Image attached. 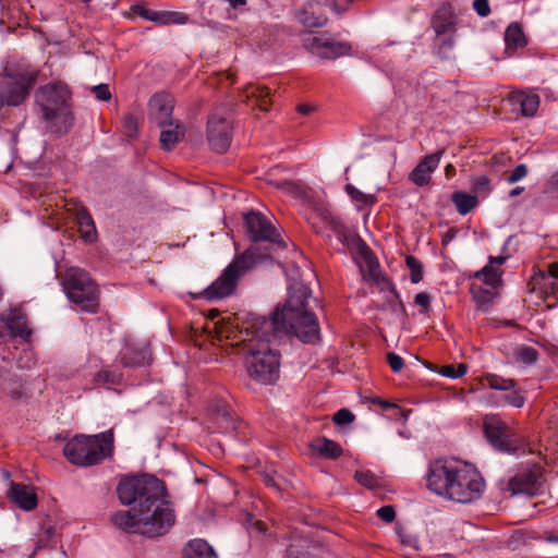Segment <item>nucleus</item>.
I'll list each match as a JSON object with an SVG mask.
<instances>
[{
	"mask_svg": "<svg viewBox=\"0 0 558 558\" xmlns=\"http://www.w3.org/2000/svg\"><path fill=\"white\" fill-rule=\"evenodd\" d=\"M508 391L509 393L504 397V401L513 408H522L525 403V391L519 388L518 385Z\"/></svg>",
	"mask_w": 558,
	"mask_h": 558,
	"instance_id": "obj_41",
	"label": "nucleus"
},
{
	"mask_svg": "<svg viewBox=\"0 0 558 558\" xmlns=\"http://www.w3.org/2000/svg\"><path fill=\"white\" fill-rule=\"evenodd\" d=\"M232 123L228 117L213 113L207 122V140L210 147L219 153H226L232 140Z\"/></svg>",
	"mask_w": 558,
	"mask_h": 558,
	"instance_id": "obj_14",
	"label": "nucleus"
},
{
	"mask_svg": "<svg viewBox=\"0 0 558 558\" xmlns=\"http://www.w3.org/2000/svg\"><path fill=\"white\" fill-rule=\"evenodd\" d=\"M513 105L520 107L523 117H534L539 107V96L535 93L517 92L510 96Z\"/></svg>",
	"mask_w": 558,
	"mask_h": 558,
	"instance_id": "obj_27",
	"label": "nucleus"
},
{
	"mask_svg": "<svg viewBox=\"0 0 558 558\" xmlns=\"http://www.w3.org/2000/svg\"><path fill=\"white\" fill-rule=\"evenodd\" d=\"M173 98L169 94H155L149 100L151 116L160 126H172Z\"/></svg>",
	"mask_w": 558,
	"mask_h": 558,
	"instance_id": "obj_18",
	"label": "nucleus"
},
{
	"mask_svg": "<svg viewBox=\"0 0 558 558\" xmlns=\"http://www.w3.org/2000/svg\"><path fill=\"white\" fill-rule=\"evenodd\" d=\"M8 496L19 508L25 511H32L38 505V498L34 489L22 483L11 482Z\"/></svg>",
	"mask_w": 558,
	"mask_h": 558,
	"instance_id": "obj_21",
	"label": "nucleus"
},
{
	"mask_svg": "<svg viewBox=\"0 0 558 558\" xmlns=\"http://www.w3.org/2000/svg\"><path fill=\"white\" fill-rule=\"evenodd\" d=\"M387 362H388L390 368L392 369V372H395V373L400 372L404 366L403 359L393 352H389L387 354Z\"/></svg>",
	"mask_w": 558,
	"mask_h": 558,
	"instance_id": "obj_50",
	"label": "nucleus"
},
{
	"mask_svg": "<svg viewBox=\"0 0 558 558\" xmlns=\"http://www.w3.org/2000/svg\"><path fill=\"white\" fill-rule=\"evenodd\" d=\"M507 260V256H489L488 265L475 272L474 278L482 281L485 286L497 288L501 283V266Z\"/></svg>",
	"mask_w": 558,
	"mask_h": 558,
	"instance_id": "obj_24",
	"label": "nucleus"
},
{
	"mask_svg": "<svg viewBox=\"0 0 558 558\" xmlns=\"http://www.w3.org/2000/svg\"><path fill=\"white\" fill-rule=\"evenodd\" d=\"M4 320L12 336L26 341L31 339L32 330L28 328L26 316L21 310H11Z\"/></svg>",
	"mask_w": 558,
	"mask_h": 558,
	"instance_id": "obj_25",
	"label": "nucleus"
},
{
	"mask_svg": "<svg viewBox=\"0 0 558 558\" xmlns=\"http://www.w3.org/2000/svg\"><path fill=\"white\" fill-rule=\"evenodd\" d=\"M126 17L140 16L144 20L155 22L159 25L171 24H185L189 16L183 12L177 11H154L147 9L144 3H134L130 7V12L125 14Z\"/></svg>",
	"mask_w": 558,
	"mask_h": 558,
	"instance_id": "obj_15",
	"label": "nucleus"
},
{
	"mask_svg": "<svg viewBox=\"0 0 558 558\" xmlns=\"http://www.w3.org/2000/svg\"><path fill=\"white\" fill-rule=\"evenodd\" d=\"M430 301H432L430 295L426 292H420L414 298L415 305L422 307V310L420 312L423 314H425L429 311Z\"/></svg>",
	"mask_w": 558,
	"mask_h": 558,
	"instance_id": "obj_49",
	"label": "nucleus"
},
{
	"mask_svg": "<svg viewBox=\"0 0 558 558\" xmlns=\"http://www.w3.org/2000/svg\"><path fill=\"white\" fill-rule=\"evenodd\" d=\"M162 128L163 130L160 133V145L165 150H171L175 144L183 138L185 129L179 123H173L172 126Z\"/></svg>",
	"mask_w": 558,
	"mask_h": 558,
	"instance_id": "obj_33",
	"label": "nucleus"
},
{
	"mask_svg": "<svg viewBox=\"0 0 558 558\" xmlns=\"http://www.w3.org/2000/svg\"><path fill=\"white\" fill-rule=\"evenodd\" d=\"M63 289L71 302L81 311L97 313L99 307V290L89 274L81 268L71 267L63 277Z\"/></svg>",
	"mask_w": 558,
	"mask_h": 558,
	"instance_id": "obj_6",
	"label": "nucleus"
},
{
	"mask_svg": "<svg viewBox=\"0 0 558 558\" xmlns=\"http://www.w3.org/2000/svg\"><path fill=\"white\" fill-rule=\"evenodd\" d=\"M523 191H524V187H522V186H517V187L512 189V190L509 192V195H510L511 197H514V196L520 195Z\"/></svg>",
	"mask_w": 558,
	"mask_h": 558,
	"instance_id": "obj_58",
	"label": "nucleus"
},
{
	"mask_svg": "<svg viewBox=\"0 0 558 558\" xmlns=\"http://www.w3.org/2000/svg\"><path fill=\"white\" fill-rule=\"evenodd\" d=\"M451 201L458 213L462 216L471 213L478 204V199L475 195L465 192H454L451 195Z\"/></svg>",
	"mask_w": 558,
	"mask_h": 558,
	"instance_id": "obj_34",
	"label": "nucleus"
},
{
	"mask_svg": "<svg viewBox=\"0 0 558 558\" xmlns=\"http://www.w3.org/2000/svg\"><path fill=\"white\" fill-rule=\"evenodd\" d=\"M265 255L259 253L257 246H251L243 254L236 256L208 286L201 295L207 301H217L234 293L239 279L253 268Z\"/></svg>",
	"mask_w": 558,
	"mask_h": 558,
	"instance_id": "obj_5",
	"label": "nucleus"
},
{
	"mask_svg": "<svg viewBox=\"0 0 558 558\" xmlns=\"http://www.w3.org/2000/svg\"><path fill=\"white\" fill-rule=\"evenodd\" d=\"M312 291L304 283L289 287L282 306L275 307L270 317L255 314L236 315L232 322L221 326L220 337L231 340L244 355L245 366L252 379L263 385L276 383L280 374V354L271 343L283 335H294L304 343L320 340L316 315L308 311Z\"/></svg>",
	"mask_w": 558,
	"mask_h": 558,
	"instance_id": "obj_1",
	"label": "nucleus"
},
{
	"mask_svg": "<svg viewBox=\"0 0 558 558\" xmlns=\"http://www.w3.org/2000/svg\"><path fill=\"white\" fill-rule=\"evenodd\" d=\"M484 434L492 446L501 452L519 453L526 450L524 437L496 417L484 421Z\"/></svg>",
	"mask_w": 558,
	"mask_h": 558,
	"instance_id": "obj_8",
	"label": "nucleus"
},
{
	"mask_svg": "<svg viewBox=\"0 0 558 558\" xmlns=\"http://www.w3.org/2000/svg\"><path fill=\"white\" fill-rule=\"evenodd\" d=\"M302 43L310 53L323 60H336L352 53L350 43L338 41L327 34H308L303 37Z\"/></svg>",
	"mask_w": 558,
	"mask_h": 558,
	"instance_id": "obj_12",
	"label": "nucleus"
},
{
	"mask_svg": "<svg viewBox=\"0 0 558 558\" xmlns=\"http://www.w3.org/2000/svg\"><path fill=\"white\" fill-rule=\"evenodd\" d=\"M377 515L378 518H380L383 521L387 522V523H390L395 520L396 518V511H395V508L392 506H384V507H380L378 510H377Z\"/></svg>",
	"mask_w": 558,
	"mask_h": 558,
	"instance_id": "obj_53",
	"label": "nucleus"
},
{
	"mask_svg": "<svg viewBox=\"0 0 558 558\" xmlns=\"http://www.w3.org/2000/svg\"><path fill=\"white\" fill-rule=\"evenodd\" d=\"M122 129H123V133L128 137L133 138L136 136L137 130H138V123H137V119L135 118V116L133 113H128L124 116L123 121H122Z\"/></svg>",
	"mask_w": 558,
	"mask_h": 558,
	"instance_id": "obj_44",
	"label": "nucleus"
},
{
	"mask_svg": "<svg viewBox=\"0 0 558 558\" xmlns=\"http://www.w3.org/2000/svg\"><path fill=\"white\" fill-rule=\"evenodd\" d=\"M263 525H264L263 522H258V526L260 530H263Z\"/></svg>",
	"mask_w": 558,
	"mask_h": 558,
	"instance_id": "obj_61",
	"label": "nucleus"
},
{
	"mask_svg": "<svg viewBox=\"0 0 558 558\" xmlns=\"http://www.w3.org/2000/svg\"><path fill=\"white\" fill-rule=\"evenodd\" d=\"M367 270L368 277L373 281V283L381 291L387 292L386 300L391 306L395 303L399 305L400 308H404L402 301L400 300V295L397 292L393 283L389 278L380 271V266L376 259L367 258Z\"/></svg>",
	"mask_w": 558,
	"mask_h": 558,
	"instance_id": "obj_17",
	"label": "nucleus"
},
{
	"mask_svg": "<svg viewBox=\"0 0 558 558\" xmlns=\"http://www.w3.org/2000/svg\"><path fill=\"white\" fill-rule=\"evenodd\" d=\"M407 266L409 267L411 275L410 279L412 283H418L423 279V265L414 256H408Z\"/></svg>",
	"mask_w": 558,
	"mask_h": 558,
	"instance_id": "obj_43",
	"label": "nucleus"
},
{
	"mask_svg": "<svg viewBox=\"0 0 558 558\" xmlns=\"http://www.w3.org/2000/svg\"><path fill=\"white\" fill-rule=\"evenodd\" d=\"M526 174H527V168L525 165L521 163V165H518L512 170L510 175L507 178V181H508V183L512 184V183H515L519 180L523 179Z\"/></svg>",
	"mask_w": 558,
	"mask_h": 558,
	"instance_id": "obj_51",
	"label": "nucleus"
},
{
	"mask_svg": "<svg viewBox=\"0 0 558 558\" xmlns=\"http://www.w3.org/2000/svg\"><path fill=\"white\" fill-rule=\"evenodd\" d=\"M112 429L96 435H77L68 441L63 454L68 461L77 466H92L111 458L114 449Z\"/></svg>",
	"mask_w": 558,
	"mask_h": 558,
	"instance_id": "obj_4",
	"label": "nucleus"
},
{
	"mask_svg": "<svg viewBox=\"0 0 558 558\" xmlns=\"http://www.w3.org/2000/svg\"><path fill=\"white\" fill-rule=\"evenodd\" d=\"M245 96L260 111H268L272 102L270 89L257 84H250L245 88Z\"/></svg>",
	"mask_w": 558,
	"mask_h": 558,
	"instance_id": "obj_29",
	"label": "nucleus"
},
{
	"mask_svg": "<svg viewBox=\"0 0 558 558\" xmlns=\"http://www.w3.org/2000/svg\"><path fill=\"white\" fill-rule=\"evenodd\" d=\"M312 449L318 456L332 460L338 459L343 452L341 446L337 441L326 437L315 439L312 444Z\"/></svg>",
	"mask_w": 558,
	"mask_h": 558,
	"instance_id": "obj_30",
	"label": "nucleus"
},
{
	"mask_svg": "<svg viewBox=\"0 0 558 558\" xmlns=\"http://www.w3.org/2000/svg\"><path fill=\"white\" fill-rule=\"evenodd\" d=\"M98 379L106 384H117L120 381V376L110 371L102 369L98 373Z\"/></svg>",
	"mask_w": 558,
	"mask_h": 558,
	"instance_id": "obj_54",
	"label": "nucleus"
},
{
	"mask_svg": "<svg viewBox=\"0 0 558 558\" xmlns=\"http://www.w3.org/2000/svg\"><path fill=\"white\" fill-rule=\"evenodd\" d=\"M556 183L558 184V172L555 174Z\"/></svg>",
	"mask_w": 558,
	"mask_h": 558,
	"instance_id": "obj_60",
	"label": "nucleus"
},
{
	"mask_svg": "<svg viewBox=\"0 0 558 558\" xmlns=\"http://www.w3.org/2000/svg\"><path fill=\"white\" fill-rule=\"evenodd\" d=\"M472 190L477 194H487L490 192V180L487 175H476L472 178Z\"/></svg>",
	"mask_w": 558,
	"mask_h": 558,
	"instance_id": "obj_45",
	"label": "nucleus"
},
{
	"mask_svg": "<svg viewBox=\"0 0 558 558\" xmlns=\"http://www.w3.org/2000/svg\"><path fill=\"white\" fill-rule=\"evenodd\" d=\"M432 26L437 35L454 32V14L450 5H441L432 17Z\"/></svg>",
	"mask_w": 558,
	"mask_h": 558,
	"instance_id": "obj_26",
	"label": "nucleus"
},
{
	"mask_svg": "<svg viewBox=\"0 0 558 558\" xmlns=\"http://www.w3.org/2000/svg\"><path fill=\"white\" fill-rule=\"evenodd\" d=\"M537 284L545 300L553 298L558 301V263L548 266L547 274H542Z\"/></svg>",
	"mask_w": 558,
	"mask_h": 558,
	"instance_id": "obj_28",
	"label": "nucleus"
},
{
	"mask_svg": "<svg viewBox=\"0 0 558 558\" xmlns=\"http://www.w3.org/2000/svg\"><path fill=\"white\" fill-rule=\"evenodd\" d=\"M0 390L12 399H20L24 395L21 378L10 372L1 375Z\"/></svg>",
	"mask_w": 558,
	"mask_h": 558,
	"instance_id": "obj_32",
	"label": "nucleus"
},
{
	"mask_svg": "<svg viewBox=\"0 0 558 558\" xmlns=\"http://www.w3.org/2000/svg\"><path fill=\"white\" fill-rule=\"evenodd\" d=\"M461 460L440 458L429 463L426 473V487L434 494L448 499Z\"/></svg>",
	"mask_w": 558,
	"mask_h": 558,
	"instance_id": "obj_10",
	"label": "nucleus"
},
{
	"mask_svg": "<svg viewBox=\"0 0 558 558\" xmlns=\"http://www.w3.org/2000/svg\"><path fill=\"white\" fill-rule=\"evenodd\" d=\"M323 220L329 227V229L338 236H343L345 233V226L338 218L332 216L328 210L322 213Z\"/></svg>",
	"mask_w": 558,
	"mask_h": 558,
	"instance_id": "obj_42",
	"label": "nucleus"
},
{
	"mask_svg": "<svg viewBox=\"0 0 558 558\" xmlns=\"http://www.w3.org/2000/svg\"><path fill=\"white\" fill-rule=\"evenodd\" d=\"M473 9L481 17H486L490 14L488 0H474Z\"/></svg>",
	"mask_w": 558,
	"mask_h": 558,
	"instance_id": "obj_52",
	"label": "nucleus"
},
{
	"mask_svg": "<svg viewBox=\"0 0 558 558\" xmlns=\"http://www.w3.org/2000/svg\"><path fill=\"white\" fill-rule=\"evenodd\" d=\"M495 288H492L487 286V288H483L482 286L477 284L476 282H473L471 284V292L476 300V302L481 306L489 305L493 303V300L496 295L494 292Z\"/></svg>",
	"mask_w": 558,
	"mask_h": 558,
	"instance_id": "obj_37",
	"label": "nucleus"
},
{
	"mask_svg": "<svg viewBox=\"0 0 558 558\" xmlns=\"http://www.w3.org/2000/svg\"><path fill=\"white\" fill-rule=\"evenodd\" d=\"M354 478L359 484L368 489H376L379 486L378 478L369 470L356 471L354 474Z\"/></svg>",
	"mask_w": 558,
	"mask_h": 558,
	"instance_id": "obj_40",
	"label": "nucleus"
},
{
	"mask_svg": "<svg viewBox=\"0 0 558 558\" xmlns=\"http://www.w3.org/2000/svg\"><path fill=\"white\" fill-rule=\"evenodd\" d=\"M265 483L267 486H275L274 480L269 476L265 477Z\"/></svg>",
	"mask_w": 558,
	"mask_h": 558,
	"instance_id": "obj_59",
	"label": "nucleus"
},
{
	"mask_svg": "<svg viewBox=\"0 0 558 558\" xmlns=\"http://www.w3.org/2000/svg\"><path fill=\"white\" fill-rule=\"evenodd\" d=\"M64 207L66 211L74 217L82 239L85 242H94L96 240L97 231L95 222L88 210L75 198L65 201Z\"/></svg>",
	"mask_w": 558,
	"mask_h": 558,
	"instance_id": "obj_16",
	"label": "nucleus"
},
{
	"mask_svg": "<svg viewBox=\"0 0 558 558\" xmlns=\"http://www.w3.org/2000/svg\"><path fill=\"white\" fill-rule=\"evenodd\" d=\"M247 234L253 242H270L284 247L276 227L260 213L251 211L244 217Z\"/></svg>",
	"mask_w": 558,
	"mask_h": 558,
	"instance_id": "obj_13",
	"label": "nucleus"
},
{
	"mask_svg": "<svg viewBox=\"0 0 558 558\" xmlns=\"http://www.w3.org/2000/svg\"><path fill=\"white\" fill-rule=\"evenodd\" d=\"M354 414L348 409H341L333 415V421L338 425H344L353 422Z\"/></svg>",
	"mask_w": 558,
	"mask_h": 558,
	"instance_id": "obj_48",
	"label": "nucleus"
},
{
	"mask_svg": "<svg viewBox=\"0 0 558 558\" xmlns=\"http://www.w3.org/2000/svg\"><path fill=\"white\" fill-rule=\"evenodd\" d=\"M541 476L538 470H524L515 474L508 483L509 490L513 495H533L537 490V483Z\"/></svg>",
	"mask_w": 558,
	"mask_h": 558,
	"instance_id": "obj_20",
	"label": "nucleus"
},
{
	"mask_svg": "<svg viewBox=\"0 0 558 558\" xmlns=\"http://www.w3.org/2000/svg\"><path fill=\"white\" fill-rule=\"evenodd\" d=\"M466 365L462 363L459 364L458 366L445 365L442 366L440 374L449 378H460L466 373Z\"/></svg>",
	"mask_w": 558,
	"mask_h": 558,
	"instance_id": "obj_46",
	"label": "nucleus"
},
{
	"mask_svg": "<svg viewBox=\"0 0 558 558\" xmlns=\"http://www.w3.org/2000/svg\"><path fill=\"white\" fill-rule=\"evenodd\" d=\"M183 558H217L211 546L204 539L190 541L183 550Z\"/></svg>",
	"mask_w": 558,
	"mask_h": 558,
	"instance_id": "obj_31",
	"label": "nucleus"
},
{
	"mask_svg": "<svg viewBox=\"0 0 558 558\" xmlns=\"http://www.w3.org/2000/svg\"><path fill=\"white\" fill-rule=\"evenodd\" d=\"M315 108L312 105L308 104H301L296 107V111L302 116H308L311 114Z\"/></svg>",
	"mask_w": 558,
	"mask_h": 558,
	"instance_id": "obj_55",
	"label": "nucleus"
},
{
	"mask_svg": "<svg viewBox=\"0 0 558 558\" xmlns=\"http://www.w3.org/2000/svg\"><path fill=\"white\" fill-rule=\"evenodd\" d=\"M71 92L62 82H50L40 86L35 94V101L40 108L43 119L51 122V129L64 134L73 125L74 117L70 109Z\"/></svg>",
	"mask_w": 558,
	"mask_h": 558,
	"instance_id": "obj_3",
	"label": "nucleus"
},
{
	"mask_svg": "<svg viewBox=\"0 0 558 558\" xmlns=\"http://www.w3.org/2000/svg\"><path fill=\"white\" fill-rule=\"evenodd\" d=\"M373 402H374V403L379 404V405H380L383 409H385V410H386V409H390V408H395V407H396V404H393V403H391V402H389V401L383 400V399H380V398H375V399L373 400Z\"/></svg>",
	"mask_w": 558,
	"mask_h": 558,
	"instance_id": "obj_56",
	"label": "nucleus"
},
{
	"mask_svg": "<svg viewBox=\"0 0 558 558\" xmlns=\"http://www.w3.org/2000/svg\"><path fill=\"white\" fill-rule=\"evenodd\" d=\"M485 489V481L477 469L471 463L461 461L457 470L449 500L459 504H471L480 499Z\"/></svg>",
	"mask_w": 558,
	"mask_h": 558,
	"instance_id": "obj_7",
	"label": "nucleus"
},
{
	"mask_svg": "<svg viewBox=\"0 0 558 558\" xmlns=\"http://www.w3.org/2000/svg\"><path fill=\"white\" fill-rule=\"evenodd\" d=\"M92 93L100 101H108L111 98V92L108 84H99L92 87Z\"/></svg>",
	"mask_w": 558,
	"mask_h": 558,
	"instance_id": "obj_47",
	"label": "nucleus"
},
{
	"mask_svg": "<svg viewBox=\"0 0 558 558\" xmlns=\"http://www.w3.org/2000/svg\"><path fill=\"white\" fill-rule=\"evenodd\" d=\"M345 192L353 202L362 206H373L376 204L377 198L373 194H365L352 184L345 185Z\"/></svg>",
	"mask_w": 558,
	"mask_h": 558,
	"instance_id": "obj_38",
	"label": "nucleus"
},
{
	"mask_svg": "<svg viewBox=\"0 0 558 558\" xmlns=\"http://www.w3.org/2000/svg\"><path fill=\"white\" fill-rule=\"evenodd\" d=\"M130 506L131 509L129 510L116 512L111 517V521L116 527L122 531L142 534V519L140 517V511L136 510V502H133Z\"/></svg>",
	"mask_w": 558,
	"mask_h": 558,
	"instance_id": "obj_22",
	"label": "nucleus"
},
{
	"mask_svg": "<svg viewBox=\"0 0 558 558\" xmlns=\"http://www.w3.org/2000/svg\"><path fill=\"white\" fill-rule=\"evenodd\" d=\"M352 2L353 0H310L298 12L296 17L306 28L323 27L328 21V10L341 14Z\"/></svg>",
	"mask_w": 558,
	"mask_h": 558,
	"instance_id": "obj_11",
	"label": "nucleus"
},
{
	"mask_svg": "<svg viewBox=\"0 0 558 558\" xmlns=\"http://www.w3.org/2000/svg\"><path fill=\"white\" fill-rule=\"evenodd\" d=\"M538 351L532 347L522 345L514 351V359L518 363L533 365L538 360Z\"/></svg>",
	"mask_w": 558,
	"mask_h": 558,
	"instance_id": "obj_39",
	"label": "nucleus"
},
{
	"mask_svg": "<svg viewBox=\"0 0 558 558\" xmlns=\"http://www.w3.org/2000/svg\"><path fill=\"white\" fill-rule=\"evenodd\" d=\"M461 460L440 458L429 463L426 473V487L434 494L448 499Z\"/></svg>",
	"mask_w": 558,
	"mask_h": 558,
	"instance_id": "obj_9",
	"label": "nucleus"
},
{
	"mask_svg": "<svg viewBox=\"0 0 558 558\" xmlns=\"http://www.w3.org/2000/svg\"><path fill=\"white\" fill-rule=\"evenodd\" d=\"M117 494L122 505L136 502L142 519V535L162 536L174 525L177 515L166 484L155 475L126 477L118 484Z\"/></svg>",
	"mask_w": 558,
	"mask_h": 558,
	"instance_id": "obj_2",
	"label": "nucleus"
},
{
	"mask_svg": "<svg viewBox=\"0 0 558 558\" xmlns=\"http://www.w3.org/2000/svg\"><path fill=\"white\" fill-rule=\"evenodd\" d=\"M483 380L486 385L494 390L508 391L517 386V381L512 378H506L497 374L487 373L484 375Z\"/></svg>",
	"mask_w": 558,
	"mask_h": 558,
	"instance_id": "obj_36",
	"label": "nucleus"
},
{
	"mask_svg": "<svg viewBox=\"0 0 558 558\" xmlns=\"http://www.w3.org/2000/svg\"><path fill=\"white\" fill-rule=\"evenodd\" d=\"M444 150L425 156L410 172L409 179L417 186H425L429 183L432 173L438 167Z\"/></svg>",
	"mask_w": 558,
	"mask_h": 558,
	"instance_id": "obj_19",
	"label": "nucleus"
},
{
	"mask_svg": "<svg viewBox=\"0 0 558 558\" xmlns=\"http://www.w3.org/2000/svg\"><path fill=\"white\" fill-rule=\"evenodd\" d=\"M456 174V168L451 163L447 165L445 168V175L447 179L452 178Z\"/></svg>",
	"mask_w": 558,
	"mask_h": 558,
	"instance_id": "obj_57",
	"label": "nucleus"
},
{
	"mask_svg": "<svg viewBox=\"0 0 558 558\" xmlns=\"http://www.w3.org/2000/svg\"><path fill=\"white\" fill-rule=\"evenodd\" d=\"M505 41L509 48H521L526 45L525 36L518 23H511L505 32Z\"/></svg>",
	"mask_w": 558,
	"mask_h": 558,
	"instance_id": "obj_35",
	"label": "nucleus"
},
{
	"mask_svg": "<svg viewBox=\"0 0 558 558\" xmlns=\"http://www.w3.org/2000/svg\"><path fill=\"white\" fill-rule=\"evenodd\" d=\"M120 362L125 367L145 366L150 363V353L144 345L125 343L120 352Z\"/></svg>",
	"mask_w": 558,
	"mask_h": 558,
	"instance_id": "obj_23",
	"label": "nucleus"
}]
</instances>
